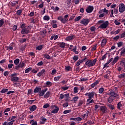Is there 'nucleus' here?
<instances>
[{"label": "nucleus", "instance_id": "6e6552de", "mask_svg": "<svg viewBox=\"0 0 125 125\" xmlns=\"http://www.w3.org/2000/svg\"><path fill=\"white\" fill-rule=\"evenodd\" d=\"M108 25H109V21H105V22L101 24L100 26H99V28L100 29H106V28L108 27Z\"/></svg>", "mask_w": 125, "mask_h": 125}, {"label": "nucleus", "instance_id": "4468645a", "mask_svg": "<svg viewBox=\"0 0 125 125\" xmlns=\"http://www.w3.org/2000/svg\"><path fill=\"white\" fill-rule=\"evenodd\" d=\"M37 108H38V107H37V105H33L29 107V110L31 112H34V111H36L37 110Z\"/></svg>", "mask_w": 125, "mask_h": 125}, {"label": "nucleus", "instance_id": "774afa93", "mask_svg": "<svg viewBox=\"0 0 125 125\" xmlns=\"http://www.w3.org/2000/svg\"><path fill=\"white\" fill-rule=\"evenodd\" d=\"M49 104H44L43 106V108L44 109H46L47 108H48V107H49Z\"/></svg>", "mask_w": 125, "mask_h": 125}, {"label": "nucleus", "instance_id": "423d86ee", "mask_svg": "<svg viewBox=\"0 0 125 125\" xmlns=\"http://www.w3.org/2000/svg\"><path fill=\"white\" fill-rule=\"evenodd\" d=\"M28 28H30V26H28L27 28L21 29V35H28L30 33V30Z\"/></svg>", "mask_w": 125, "mask_h": 125}, {"label": "nucleus", "instance_id": "a211bd4d", "mask_svg": "<svg viewBox=\"0 0 125 125\" xmlns=\"http://www.w3.org/2000/svg\"><path fill=\"white\" fill-rule=\"evenodd\" d=\"M11 81L12 82H18L19 81V77L17 76H15L14 77H11Z\"/></svg>", "mask_w": 125, "mask_h": 125}, {"label": "nucleus", "instance_id": "e433bc0d", "mask_svg": "<svg viewBox=\"0 0 125 125\" xmlns=\"http://www.w3.org/2000/svg\"><path fill=\"white\" fill-rule=\"evenodd\" d=\"M7 91H8V89L3 88L0 91V93H5V92H7Z\"/></svg>", "mask_w": 125, "mask_h": 125}, {"label": "nucleus", "instance_id": "58836bf2", "mask_svg": "<svg viewBox=\"0 0 125 125\" xmlns=\"http://www.w3.org/2000/svg\"><path fill=\"white\" fill-rule=\"evenodd\" d=\"M81 19H82V16H79L78 17H77L75 20H74V21L75 22H77L78 21H79V20H81Z\"/></svg>", "mask_w": 125, "mask_h": 125}, {"label": "nucleus", "instance_id": "4d7b16f0", "mask_svg": "<svg viewBox=\"0 0 125 125\" xmlns=\"http://www.w3.org/2000/svg\"><path fill=\"white\" fill-rule=\"evenodd\" d=\"M114 23L115 24V25H116V26H118V25H121V22H119V21H118V20H115L114 21Z\"/></svg>", "mask_w": 125, "mask_h": 125}, {"label": "nucleus", "instance_id": "e2e57ef3", "mask_svg": "<svg viewBox=\"0 0 125 125\" xmlns=\"http://www.w3.org/2000/svg\"><path fill=\"white\" fill-rule=\"evenodd\" d=\"M79 59V57L78 56H74L73 57V60L74 61H78Z\"/></svg>", "mask_w": 125, "mask_h": 125}, {"label": "nucleus", "instance_id": "5fc2aeb1", "mask_svg": "<svg viewBox=\"0 0 125 125\" xmlns=\"http://www.w3.org/2000/svg\"><path fill=\"white\" fill-rule=\"evenodd\" d=\"M125 73H123L122 74L119 75L118 76V78L119 79H124V78H125Z\"/></svg>", "mask_w": 125, "mask_h": 125}, {"label": "nucleus", "instance_id": "aec40b11", "mask_svg": "<svg viewBox=\"0 0 125 125\" xmlns=\"http://www.w3.org/2000/svg\"><path fill=\"white\" fill-rule=\"evenodd\" d=\"M14 122H15V120H13L9 122H4L3 125H13Z\"/></svg>", "mask_w": 125, "mask_h": 125}, {"label": "nucleus", "instance_id": "1a4fd4ad", "mask_svg": "<svg viewBox=\"0 0 125 125\" xmlns=\"http://www.w3.org/2000/svg\"><path fill=\"white\" fill-rule=\"evenodd\" d=\"M89 23V20L84 19L80 21V24H83L84 26H87V25Z\"/></svg>", "mask_w": 125, "mask_h": 125}, {"label": "nucleus", "instance_id": "f3484780", "mask_svg": "<svg viewBox=\"0 0 125 125\" xmlns=\"http://www.w3.org/2000/svg\"><path fill=\"white\" fill-rule=\"evenodd\" d=\"M106 43H107V39H103L101 42V46H102V47H104V46H105V45H106Z\"/></svg>", "mask_w": 125, "mask_h": 125}, {"label": "nucleus", "instance_id": "6e6d98bb", "mask_svg": "<svg viewBox=\"0 0 125 125\" xmlns=\"http://www.w3.org/2000/svg\"><path fill=\"white\" fill-rule=\"evenodd\" d=\"M21 30H22V29L26 28V23H23V24H21Z\"/></svg>", "mask_w": 125, "mask_h": 125}, {"label": "nucleus", "instance_id": "dca6fc26", "mask_svg": "<svg viewBox=\"0 0 125 125\" xmlns=\"http://www.w3.org/2000/svg\"><path fill=\"white\" fill-rule=\"evenodd\" d=\"M60 109L59 107H58V106H55V108L54 110L51 111V113L52 114H57V113H58Z\"/></svg>", "mask_w": 125, "mask_h": 125}, {"label": "nucleus", "instance_id": "de8ad7c7", "mask_svg": "<svg viewBox=\"0 0 125 125\" xmlns=\"http://www.w3.org/2000/svg\"><path fill=\"white\" fill-rule=\"evenodd\" d=\"M62 106L63 108H67V107L69 106V103L68 102H66L62 104Z\"/></svg>", "mask_w": 125, "mask_h": 125}, {"label": "nucleus", "instance_id": "9d476101", "mask_svg": "<svg viewBox=\"0 0 125 125\" xmlns=\"http://www.w3.org/2000/svg\"><path fill=\"white\" fill-rule=\"evenodd\" d=\"M120 67H121V69L123 70L124 72H125V60H123L121 62H120Z\"/></svg>", "mask_w": 125, "mask_h": 125}, {"label": "nucleus", "instance_id": "a18cd8bd", "mask_svg": "<svg viewBox=\"0 0 125 125\" xmlns=\"http://www.w3.org/2000/svg\"><path fill=\"white\" fill-rule=\"evenodd\" d=\"M32 70V67H29L27 69L25 70V73H30L31 72V70Z\"/></svg>", "mask_w": 125, "mask_h": 125}, {"label": "nucleus", "instance_id": "2eb2a0df", "mask_svg": "<svg viewBox=\"0 0 125 125\" xmlns=\"http://www.w3.org/2000/svg\"><path fill=\"white\" fill-rule=\"evenodd\" d=\"M42 75H45V69H42L37 74L38 77H42Z\"/></svg>", "mask_w": 125, "mask_h": 125}, {"label": "nucleus", "instance_id": "09e8293b", "mask_svg": "<svg viewBox=\"0 0 125 125\" xmlns=\"http://www.w3.org/2000/svg\"><path fill=\"white\" fill-rule=\"evenodd\" d=\"M26 41H27V39L24 38L23 39L20 40L19 42L21 43H23V42H26Z\"/></svg>", "mask_w": 125, "mask_h": 125}, {"label": "nucleus", "instance_id": "c756f323", "mask_svg": "<svg viewBox=\"0 0 125 125\" xmlns=\"http://www.w3.org/2000/svg\"><path fill=\"white\" fill-rule=\"evenodd\" d=\"M108 101L109 103H112L114 101V98L112 96H110L108 98Z\"/></svg>", "mask_w": 125, "mask_h": 125}, {"label": "nucleus", "instance_id": "f257e3e1", "mask_svg": "<svg viewBox=\"0 0 125 125\" xmlns=\"http://www.w3.org/2000/svg\"><path fill=\"white\" fill-rule=\"evenodd\" d=\"M47 90V88H46L43 90H42V88L39 86H37L35 88L34 90V93H39V95L40 97L42 96H43L45 92H46Z\"/></svg>", "mask_w": 125, "mask_h": 125}, {"label": "nucleus", "instance_id": "4be33fe9", "mask_svg": "<svg viewBox=\"0 0 125 125\" xmlns=\"http://www.w3.org/2000/svg\"><path fill=\"white\" fill-rule=\"evenodd\" d=\"M45 86H47V87H50V86H51L52 85V83H51L49 81H47L45 83Z\"/></svg>", "mask_w": 125, "mask_h": 125}, {"label": "nucleus", "instance_id": "f704fd0d", "mask_svg": "<svg viewBox=\"0 0 125 125\" xmlns=\"http://www.w3.org/2000/svg\"><path fill=\"white\" fill-rule=\"evenodd\" d=\"M95 30H96V27H95V26H93L90 28V31L92 32V33L95 32Z\"/></svg>", "mask_w": 125, "mask_h": 125}, {"label": "nucleus", "instance_id": "79ce46f5", "mask_svg": "<svg viewBox=\"0 0 125 125\" xmlns=\"http://www.w3.org/2000/svg\"><path fill=\"white\" fill-rule=\"evenodd\" d=\"M19 66H20V68H21V69H22V68H23V67H24V66H25V62H22L21 63V62L19 64Z\"/></svg>", "mask_w": 125, "mask_h": 125}, {"label": "nucleus", "instance_id": "338daca9", "mask_svg": "<svg viewBox=\"0 0 125 125\" xmlns=\"http://www.w3.org/2000/svg\"><path fill=\"white\" fill-rule=\"evenodd\" d=\"M57 72V70H56V69H54L53 70H52V72H51V75H55V74H56Z\"/></svg>", "mask_w": 125, "mask_h": 125}, {"label": "nucleus", "instance_id": "b1692460", "mask_svg": "<svg viewBox=\"0 0 125 125\" xmlns=\"http://www.w3.org/2000/svg\"><path fill=\"white\" fill-rule=\"evenodd\" d=\"M121 107H123V104H122V102H120L117 104V109L118 110H122Z\"/></svg>", "mask_w": 125, "mask_h": 125}, {"label": "nucleus", "instance_id": "c9c22d12", "mask_svg": "<svg viewBox=\"0 0 125 125\" xmlns=\"http://www.w3.org/2000/svg\"><path fill=\"white\" fill-rule=\"evenodd\" d=\"M72 50L75 52V54H79V51H77V46H74Z\"/></svg>", "mask_w": 125, "mask_h": 125}, {"label": "nucleus", "instance_id": "7ed1b4c3", "mask_svg": "<svg viewBox=\"0 0 125 125\" xmlns=\"http://www.w3.org/2000/svg\"><path fill=\"white\" fill-rule=\"evenodd\" d=\"M119 56H116L114 59L113 58H111L108 61H107V62L110 64L111 62V65H115L117 62H118L119 60Z\"/></svg>", "mask_w": 125, "mask_h": 125}, {"label": "nucleus", "instance_id": "cd10ccee", "mask_svg": "<svg viewBox=\"0 0 125 125\" xmlns=\"http://www.w3.org/2000/svg\"><path fill=\"white\" fill-rule=\"evenodd\" d=\"M23 12V10L21 9L18 10L17 11L16 14L17 15H19V16H21V14H22V12Z\"/></svg>", "mask_w": 125, "mask_h": 125}, {"label": "nucleus", "instance_id": "412c9836", "mask_svg": "<svg viewBox=\"0 0 125 125\" xmlns=\"http://www.w3.org/2000/svg\"><path fill=\"white\" fill-rule=\"evenodd\" d=\"M65 42H61L58 44V45L61 47V48H65Z\"/></svg>", "mask_w": 125, "mask_h": 125}, {"label": "nucleus", "instance_id": "bf43d9fd", "mask_svg": "<svg viewBox=\"0 0 125 125\" xmlns=\"http://www.w3.org/2000/svg\"><path fill=\"white\" fill-rule=\"evenodd\" d=\"M78 99H79V97L76 96L73 98L72 101H74V102H76V101H78Z\"/></svg>", "mask_w": 125, "mask_h": 125}, {"label": "nucleus", "instance_id": "f8f14e48", "mask_svg": "<svg viewBox=\"0 0 125 125\" xmlns=\"http://www.w3.org/2000/svg\"><path fill=\"white\" fill-rule=\"evenodd\" d=\"M75 38L76 36H75V35L68 36L66 38L65 41H66L67 42H70V41H73V40H74V39H75Z\"/></svg>", "mask_w": 125, "mask_h": 125}, {"label": "nucleus", "instance_id": "ddd939ff", "mask_svg": "<svg viewBox=\"0 0 125 125\" xmlns=\"http://www.w3.org/2000/svg\"><path fill=\"white\" fill-rule=\"evenodd\" d=\"M109 95L112 97H117V96H119V95L116 93L114 90H111L109 92Z\"/></svg>", "mask_w": 125, "mask_h": 125}, {"label": "nucleus", "instance_id": "69168bd1", "mask_svg": "<svg viewBox=\"0 0 125 125\" xmlns=\"http://www.w3.org/2000/svg\"><path fill=\"white\" fill-rule=\"evenodd\" d=\"M37 66H42L43 65V62L42 61L39 62L37 64Z\"/></svg>", "mask_w": 125, "mask_h": 125}, {"label": "nucleus", "instance_id": "ea45409f", "mask_svg": "<svg viewBox=\"0 0 125 125\" xmlns=\"http://www.w3.org/2000/svg\"><path fill=\"white\" fill-rule=\"evenodd\" d=\"M66 71H72V67L70 66H66L65 68Z\"/></svg>", "mask_w": 125, "mask_h": 125}, {"label": "nucleus", "instance_id": "2f4dec72", "mask_svg": "<svg viewBox=\"0 0 125 125\" xmlns=\"http://www.w3.org/2000/svg\"><path fill=\"white\" fill-rule=\"evenodd\" d=\"M104 88L103 87H101L99 89V93H100V94H102V93H104Z\"/></svg>", "mask_w": 125, "mask_h": 125}, {"label": "nucleus", "instance_id": "864d4df0", "mask_svg": "<svg viewBox=\"0 0 125 125\" xmlns=\"http://www.w3.org/2000/svg\"><path fill=\"white\" fill-rule=\"evenodd\" d=\"M79 88L78 87H75L74 88V93H78L79 92Z\"/></svg>", "mask_w": 125, "mask_h": 125}, {"label": "nucleus", "instance_id": "a19ab883", "mask_svg": "<svg viewBox=\"0 0 125 125\" xmlns=\"http://www.w3.org/2000/svg\"><path fill=\"white\" fill-rule=\"evenodd\" d=\"M108 54V52H106L103 57H102V59H100L101 61H103L104 59H106V57H107V55Z\"/></svg>", "mask_w": 125, "mask_h": 125}, {"label": "nucleus", "instance_id": "3c124183", "mask_svg": "<svg viewBox=\"0 0 125 125\" xmlns=\"http://www.w3.org/2000/svg\"><path fill=\"white\" fill-rule=\"evenodd\" d=\"M83 101L82 100H80L79 101V103L78 104V107H80V106H82V105H83Z\"/></svg>", "mask_w": 125, "mask_h": 125}, {"label": "nucleus", "instance_id": "bb28decb", "mask_svg": "<svg viewBox=\"0 0 125 125\" xmlns=\"http://www.w3.org/2000/svg\"><path fill=\"white\" fill-rule=\"evenodd\" d=\"M36 50H42L43 48V45H40L36 47Z\"/></svg>", "mask_w": 125, "mask_h": 125}, {"label": "nucleus", "instance_id": "5701e85b", "mask_svg": "<svg viewBox=\"0 0 125 125\" xmlns=\"http://www.w3.org/2000/svg\"><path fill=\"white\" fill-rule=\"evenodd\" d=\"M98 83H99V81L97 80L96 82H95L91 85V87H92V88H93V87H94V86H96V85H97Z\"/></svg>", "mask_w": 125, "mask_h": 125}, {"label": "nucleus", "instance_id": "49530a36", "mask_svg": "<svg viewBox=\"0 0 125 125\" xmlns=\"http://www.w3.org/2000/svg\"><path fill=\"white\" fill-rule=\"evenodd\" d=\"M72 112V110L71 109L69 110H66L63 111V114H69V113H71Z\"/></svg>", "mask_w": 125, "mask_h": 125}, {"label": "nucleus", "instance_id": "a878e982", "mask_svg": "<svg viewBox=\"0 0 125 125\" xmlns=\"http://www.w3.org/2000/svg\"><path fill=\"white\" fill-rule=\"evenodd\" d=\"M20 62V60L19 59H16L14 61V63L15 65H19Z\"/></svg>", "mask_w": 125, "mask_h": 125}, {"label": "nucleus", "instance_id": "7c9ffc66", "mask_svg": "<svg viewBox=\"0 0 125 125\" xmlns=\"http://www.w3.org/2000/svg\"><path fill=\"white\" fill-rule=\"evenodd\" d=\"M61 77H62V76L55 77L54 78V81L58 82V81H59V80H60L61 79Z\"/></svg>", "mask_w": 125, "mask_h": 125}, {"label": "nucleus", "instance_id": "72a5a7b5", "mask_svg": "<svg viewBox=\"0 0 125 125\" xmlns=\"http://www.w3.org/2000/svg\"><path fill=\"white\" fill-rule=\"evenodd\" d=\"M4 24V19H2L0 20V27H2V25Z\"/></svg>", "mask_w": 125, "mask_h": 125}, {"label": "nucleus", "instance_id": "37998d69", "mask_svg": "<svg viewBox=\"0 0 125 125\" xmlns=\"http://www.w3.org/2000/svg\"><path fill=\"white\" fill-rule=\"evenodd\" d=\"M87 60H88L86 56H84V58L81 61L82 63H83V62H86Z\"/></svg>", "mask_w": 125, "mask_h": 125}, {"label": "nucleus", "instance_id": "6ab92c4d", "mask_svg": "<svg viewBox=\"0 0 125 125\" xmlns=\"http://www.w3.org/2000/svg\"><path fill=\"white\" fill-rule=\"evenodd\" d=\"M100 108L102 112L104 113H105L107 110V108H106V106H101Z\"/></svg>", "mask_w": 125, "mask_h": 125}, {"label": "nucleus", "instance_id": "c85d7f7f", "mask_svg": "<svg viewBox=\"0 0 125 125\" xmlns=\"http://www.w3.org/2000/svg\"><path fill=\"white\" fill-rule=\"evenodd\" d=\"M50 96V92L48 91L46 92V93L44 95V98H48Z\"/></svg>", "mask_w": 125, "mask_h": 125}, {"label": "nucleus", "instance_id": "052dcab7", "mask_svg": "<svg viewBox=\"0 0 125 125\" xmlns=\"http://www.w3.org/2000/svg\"><path fill=\"white\" fill-rule=\"evenodd\" d=\"M35 15V12H31L28 14V16L30 17H33Z\"/></svg>", "mask_w": 125, "mask_h": 125}, {"label": "nucleus", "instance_id": "13d9d810", "mask_svg": "<svg viewBox=\"0 0 125 125\" xmlns=\"http://www.w3.org/2000/svg\"><path fill=\"white\" fill-rule=\"evenodd\" d=\"M82 120H83V119H82V118L78 117L77 118H76L75 122H81V121H82Z\"/></svg>", "mask_w": 125, "mask_h": 125}, {"label": "nucleus", "instance_id": "680f3d73", "mask_svg": "<svg viewBox=\"0 0 125 125\" xmlns=\"http://www.w3.org/2000/svg\"><path fill=\"white\" fill-rule=\"evenodd\" d=\"M44 57L46 58V59H50L51 58L49 55H48L47 54L44 55Z\"/></svg>", "mask_w": 125, "mask_h": 125}, {"label": "nucleus", "instance_id": "4c0bfd02", "mask_svg": "<svg viewBox=\"0 0 125 125\" xmlns=\"http://www.w3.org/2000/svg\"><path fill=\"white\" fill-rule=\"evenodd\" d=\"M50 19V18L48 16H44L43 17V20H45V21H48Z\"/></svg>", "mask_w": 125, "mask_h": 125}, {"label": "nucleus", "instance_id": "0eeeda50", "mask_svg": "<svg viewBox=\"0 0 125 125\" xmlns=\"http://www.w3.org/2000/svg\"><path fill=\"white\" fill-rule=\"evenodd\" d=\"M119 11L121 13H123V12H125V5L124 3H121L119 5Z\"/></svg>", "mask_w": 125, "mask_h": 125}, {"label": "nucleus", "instance_id": "0e129e2a", "mask_svg": "<svg viewBox=\"0 0 125 125\" xmlns=\"http://www.w3.org/2000/svg\"><path fill=\"white\" fill-rule=\"evenodd\" d=\"M96 46H97V44H95L92 47L91 49L92 51H93L94 50H96Z\"/></svg>", "mask_w": 125, "mask_h": 125}, {"label": "nucleus", "instance_id": "393cba45", "mask_svg": "<svg viewBox=\"0 0 125 125\" xmlns=\"http://www.w3.org/2000/svg\"><path fill=\"white\" fill-rule=\"evenodd\" d=\"M18 1H13V2H11V5L14 7V6H16V4H18Z\"/></svg>", "mask_w": 125, "mask_h": 125}, {"label": "nucleus", "instance_id": "9b49d317", "mask_svg": "<svg viewBox=\"0 0 125 125\" xmlns=\"http://www.w3.org/2000/svg\"><path fill=\"white\" fill-rule=\"evenodd\" d=\"M93 6H89L86 9V12L87 13H91L92 11H93Z\"/></svg>", "mask_w": 125, "mask_h": 125}, {"label": "nucleus", "instance_id": "20e7f679", "mask_svg": "<svg viewBox=\"0 0 125 125\" xmlns=\"http://www.w3.org/2000/svg\"><path fill=\"white\" fill-rule=\"evenodd\" d=\"M67 17H69V15H66L64 16V18H63L62 16H60L58 18V20H59L62 23H65L67 21H68Z\"/></svg>", "mask_w": 125, "mask_h": 125}, {"label": "nucleus", "instance_id": "39448f33", "mask_svg": "<svg viewBox=\"0 0 125 125\" xmlns=\"http://www.w3.org/2000/svg\"><path fill=\"white\" fill-rule=\"evenodd\" d=\"M94 94H95V92L93 91L85 94V96L88 97V99L87 100V102H89L90 100L94 97Z\"/></svg>", "mask_w": 125, "mask_h": 125}, {"label": "nucleus", "instance_id": "c03bdc74", "mask_svg": "<svg viewBox=\"0 0 125 125\" xmlns=\"http://www.w3.org/2000/svg\"><path fill=\"white\" fill-rule=\"evenodd\" d=\"M110 17L111 18H115V16H114V10H111Z\"/></svg>", "mask_w": 125, "mask_h": 125}, {"label": "nucleus", "instance_id": "603ef678", "mask_svg": "<svg viewBox=\"0 0 125 125\" xmlns=\"http://www.w3.org/2000/svg\"><path fill=\"white\" fill-rule=\"evenodd\" d=\"M35 101H36V100H27V103L29 104H33Z\"/></svg>", "mask_w": 125, "mask_h": 125}, {"label": "nucleus", "instance_id": "8fccbe9b", "mask_svg": "<svg viewBox=\"0 0 125 125\" xmlns=\"http://www.w3.org/2000/svg\"><path fill=\"white\" fill-rule=\"evenodd\" d=\"M123 44H124V42H120L117 43L118 47H121V46H123Z\"/></svg>", "mask_w": 125, "mask_h": 125}, {"label": "nucleus", "instance_id": "473e14b6", "mask_svg": "<svg viewBox=\"0 0 125 125\" xmlns=\"http://www.w3.org/2000/svg\"><path fill=\"white\" fill-rule=\"evenodd\" d=\"M108 107L111 109V110H114L115 109V107L114 106V105L110 104H107Z\"/></svg>", "mask_w": 125, "mask_h": 125}, {"label": "nucleus", "instance_id": "f03ea898", "mask_svg": "<svg viewBox=\"0 0 125 125\" xmlns=\"http://www.w3.org/2000/svg\"><path fill=\"white\" fill-rule=\"evenodd\" d=\"M96 62H97V59L95 58L93 61L91 60H88L85 63V65H86L87 68H90V67H93L95 66V64H96Z\"/></svg>", "mask_w": 125, "mask_h": 125}]
</instances>
